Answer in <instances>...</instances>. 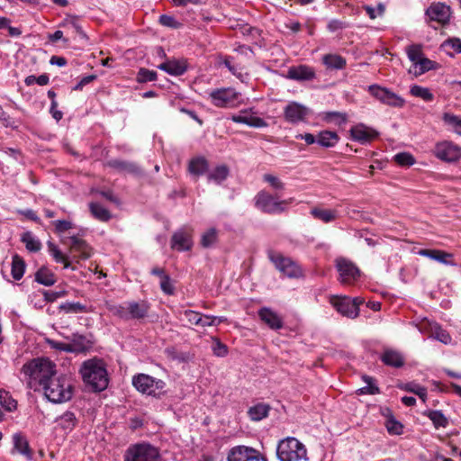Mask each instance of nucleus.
<instances>
[{
    "instance_id": "1",
    "label": "nucleus",
    "mask_w": 461,
    "mask_h": 461,
    "mask_svg": "<svg viewBox=\"0 0 461 461\" xmlns=\"http://www.w3.org/2000/svg\"><path fill=\"white\" fill-rule=\"evenodd\" d=\"M22 373L28 379L31 388L38 384L45 397L53 403H62L71 400L73 386L65 375H59L56 365L47 358H36L22 367Z\"/></svg>"
},
{
    "instance_id": "2",
    "label": "nucleus",
    "mask_w": 461,
    "mask_h": 461,
    "mask_svg": "<svg viewBox=\"0 0 461 461\" xmlns=\"http://www.w3.org/2000/svg\"><path fill=\"white\" fill-rule=\"evenodd\" d=\"M79 373L84 383L95 392L107 388L109 378L105 364L98 358H92L82 363Z\"/></svg>"
},
{
    "instance_id": "3",
    "label": "nucleus",
    "mask_w": 461,
    "mask_h": 461,
    "mask_svg": "<svg viewBox=\"0 0 461 461\" xmlns=\"http://www.w3.org/2000/svg\"><path fill=\"white\" fill-rule=\"evenodd\" d=\"M276 456L280 461L307 460V450L297 438L289 437L279 441Z\"/></svg>"
},
{
    "instance_id": "4",
    "label": "nucleus",
    "mask_w": 461,
    "mask_h": 461,
    "mask_svg": "<svg viewBox=\"0 0 461 461\" xmlns=\"http://www.w3.org/2000/svg\"><path fill=\"white\" fill-rule=\"evenodd\" d=\"M132 385L142 394L160 397L166 383L161 379H157L146 374H138L132 377Z\"/></svg>"
},
{
    "instance_id": "5",
    "label": "nucleus",
    "mask_w": 461,
    "mask_h": 461,
    "mask_svg": "<svg viewBox=\"0 0 461 461\" xmlns=\"http://www.w3.org/2000/svg\"><path fill=\"white\" fill-rule=\"evenodd\" d=\"M211 103L220 108H234L240 104V93L232 87L213 89L209 93Z\"/></svg>"
},
{
    "instance_id": "6",
    "label": "nucleus",
    "mask_w": 461,
    "mask_h": 461,
    "mask_svg": "<svg viewBox=\"0 0 461 461\" xmlns=\"http://www.w3.org/2000/svg\"><path fill=\"white\" fill-rule=\"evenodd\" d=\"M255 204L265 213L278 214L285 212V205L288 204V201H279L271 194L266 191H260L255 197Z\"/></svg>"
},
{
    "instance_id": "7",
    "label": "nucleus",
    "mask_w": 461,
    "mask_h": 461,
    "mask_svg": "<svg viewBox=\"0 0 461 461\" xmlns=\"http://www.w3.org/2000/svg\"><path fill=\"white\" fill-rule=\"evenodd\" d=\"M124 461H160L157 447L149 444H137L128 448Z\"/></svg>"
},
{
    "instance_id": "8",
    "label": "nucleus",
    "mask_w": 461,
    "mask_h": 461,
    "mask_svg": "<svg viewBox=\"0 0 461 461\" xmlns=\"http://www.w3.org/2000/svg\"><path fill=\"white\" fill-rule=\"evenodd\" d=\"M269 258L275 267L285 276L290 278H298L303 276L301 267L291 258H285L279 253H270Z\"/></svg>"
},
{
    "instance_id": "9",
    "label": "nucleus",
    "mask_w": 461,
    "mask_h": 461,
    "mask_svg": "<svg viewBox=\"0 0 461 461\" xmlns=\"http://www.w3.org/2000/svg\"><path fill=\"white\" fill-rule=\"evenodd\" d=\"M330 303L339 313L354 319L358 316V306L363 301L358 297L351 299L348 296H333L330 299Z\"/></svg>"
},
{
    "instance_id": "10",
    "label": "nucleus",
    "mask_w": 461,
    "mask_h": 461,
    "mask_svg": "<svg viewBox=\"0 0 461 461\" xmlns=\"http://www.w3.org/2000/svg\"><path fill=\"white\" fill-rule=\"evenodd\" d=\"M336 268L339 274V281L345 285H351L361 276L359 268L351 260L346 258H338L335 260Z\"/></svg>"
},
{
    "instance_id": "11",
    "label": "nucleus",
    "mask_w": 461,
    "mask_h": 461,
    "mask_svg": "<svg viewBox=\"0 0 461 461\" xmlns=\"http://www.w3.org/2000/svg\"><path fill=\"white\" fill-rule=\"evenodd\" d=\"M368 91L376 100L388 106L401 108L405 104L402 97L386 87H382L378 85H372L368 87Z\"/></svg>"
},
{
    "instance_id": "12",
    "label": "nucleus",
    "mask_w": 461,
    "mask_h": 461,
    "mask_svg": "<svg viewBox=\"0 0 461 461\" xmlns=\"http://www.w3.org/2000/svg\"><path fill=\"white\" fill-rule=\"evenodd\" d=\"M228 461H267V459L253 447L237 446L230 450Z\"/></svg>"
},
{
    "instance_id": "13",
    "label": "nucleus",
    "mask_w": 461,
    "mask_h": 461,
    "mask_svg": "<svg viewBox=\"0 0 461 461\" xmlns=\"http://www.w3.org/2000/svg\"><path fill=\"white\" fill-rule=\"evenodd\" d=\"M434 154L441 160L454 162L461 158V148L450 141H443L435 146Z\"/></svg>"
},
{
    "instance_id": "14",
    "label": "nucleus",
    "mask_w": 461,
    "mask_h": 461,
    "mask_svg": "<svg viewBox=\"0 0 461 461\" xmlns=\"http://www.w3.org/2000/svg\"><path fill=\"white\" fill-rule=\"evenodd\" d=\"M65 243L69 246L70 253L77 261L87 259L92 255V248L78 236L73 235L69 237L68 241Z\"/></svg>"
},
{
    "instance_id": "15",
    "label": "nucleus",
    "mask_w": 461,
    "mask_h": 461,
    "mask_svg": "<svg viewBox=\"0 0 461 461\" xmlns=\"http://www.w3.org/2000/svg\"><path fill=\"white\" fill-rule=\"evenodd\" d=\"M308 113L309 109L296 102L289 103L284 109L285 119L290 123H298L304 121Z\"/></svg>"
},
{
    "instance_id": "16",
    "label": "nucleus",
    "mask_w": 461,
    "mask_h": 461,
    "mask_svg": "<svg viewBox=\"0 0 461 461\" xmlns=\"http://www.w3.org/2000/svg\"><path fill=\"white\" fill-rule=\"evenodd\" d=\"M350 135L354 140L366 144L376 139L379 133L375 129L359 123L350 129Z\"/></svg>"
},
{
    "instance_id": "17",
    "label": "nucleus",
    "mask_w": 461,
    "mask_h": 461,
    "mask_svg": "<svg viewBox=\"0 0 461 461\" xmlns=\"http://www.w3.org/2000/svg\"><path fill=\"white\" fill-rule=\"evenodd\" d=\"M426 14L431 21L446 24L450 18V7L443 3H434L427 10Z\"/></svg>"
},
{
    "instance_id": "18",
    "label": "nucleus",
    "mask_w": 461,
    "mask_h": 461,
    "mask_svg": "<svg viewBox=\"0 0 461 461\" xmlns=\"http://www.w3.org/2000/svg\"><path fill=\"white\" fill-rule=\"evenodd\" d=\"M92 345V342L87 339V338L84 335L78 333H73L70 337V342L65 344L63 347H59L55 345V348H62L67 352H84L87 350Z\"/></svg>"
},
{
    "instance_id": "19",
    "label": "nucleus",
    "mask_w": 461,
    "mask_h": 461,
    "mask_svg": "<svg viewBox=\"0 0 461 461\" xmlns=\"http://www.w3.org/2000/svg\"><path fill=\"white\" fill-rule=\"evenodd\" d=\"M193 241L191 234L186 229H180L176 231L171 239V248L178 251H186L191 249Z\"/></svg>"
},
{
    "instance_id": "20",
    "label": "nucleus",
    "mask_w": 461,
    "mask_h": 461,
    "mask_svg": "<svg viewBox=\"0 0 461 461\" xmlns=\"http://www.w3.org/2000/svg\"><path fill=\"white\" fill-rule=\"evenodd\" d=\"M315 77L314 68L307 65L291 67L287 72V77L296 81H310Z\"/></svg>"
},
{
    "instance_id": "21",
    "label": "nucleus",
    "mask_w": 461,
    "mask_h": 461,
    "mask_svg": "<svg viewBox=\"0 0 461 461\" xmlns=\"http://www.w3.org/2000/svg\"><path fill=\"white\" fill-rule=\"evenodd\" d=\"M230 120L236 123H243L253 128H264L267 126L264 119L249 114L247 110L241 111L240 114L232 115Z\"/></svg>"
},
{
    "instance_id": "22",
    "label": "nucleus",
    "mask_w": 461,
    "mask_h": 461,
    "mask_svg": "<svg viewBox=\"0 0 461 461\" xmlns=\"http://www.w3.org/2000/svg\"><path fill=\"white\" fill-rule=\"evenodd\" d=\"M128 320L143 319L147 316L149 306L145 301L140 302H126Z\"/></svg>"
},
{
    "instance_id": "23",
    "label": "nucleus",
    "mask_w": 461,
    "mask_h": 461,
    "mask_svg": "<svg viewBox=\"0 0 461 461\" xmlns=\"http://www.w3.org/2000/svg\"><path fill=\"white\" fill-rule=\"evenodd\" d=\"M258 316L272 330H279L283 327V321L279 315L268 308L260 309Z\"/></svg>"
},
{
    "instance_id": "24",
    "label": "nucleus",
    "mask_w": 461,
    "mask_h": 461,
    "mask_svg": "<svg viewBox=\"0 0 461 461\" xmlns=\"http://www.w3.org/2000/svg\"><path fill=\"white\" fill-rule=\"evenodd\" d=\"M158 68L167 72L171 76H181L186 71V66L185 62L176 59L167 60L158 65Z\"/></svg>"
},
{
    "instance_id": "25",
    "label": "nucleus",
    "mask_w": 461,
    "mask_h": 461,
    "mask_svg": "<svg viewBox=\"0 0 461 461\" xmlns=\"http://www.w3.org/2000/svg\"><path fill=\"white\" fill-rule=\"evenodd\" d=\"M13 442H14V448L24 456L26 459L32 460V451L29 446V442L26 439V438L22 435L21 433H15L13 436Z\"/></svg>"
},
{
    "instance_id": "26",
    "label": "nucleus",
    "mask_w": 461,
    "mask_h": 461,
    "mask_svg": "<svg viewBox=\"0 0 461 461\" xmlns=\"http://www.w3.org/2000/svg\"><path fill=\"white\" fill-rule=\"evenodd\" d=\"M382 362L389 366L395 368L402 367L404 365V358L402 355L393 349H386L381 356Z\"/></svg>"
},
{
    "instance_id": "27",
    "label": "nucleus",
    "mask_w": 461,
    "mask_h": 461,
    "mask_svg": "<svg viewBox=\"0 0 461 461\" xmlns=\"http://www.w3.org/2000/svg\"><path fill=\"white\" fill-rule=\"evenodd\" d=\"M420 255L429 258L433 260L440 262L445 265H454V263L449 258H452L453 255L443 250L438 249H421L419 252Z\"/></svg>"
},
{
    "instance_id": "28",
    "label": "nucleus",
    "mask_w": 461,
    "mask_h": 461,
    "mask_svg": "<svg viewBox=\"0 0 461 461\" xmlns=\"http://www.w3.org/2000/svg\"><path fill=\"white\" fill-rule=\"evenodd\" d=\"M106 165L118 170L119 172H126L136 175L140 173V169L136 164L125 160L112 159L109 160Z\"/></svg>"
},
{
    "instance_id": "29",
    "label": "nucleus",
    "mask_w": 461,
    "mask_h": 461,
    "mask_svg": "<svg viewBox=\"0 0 461 461\" xmlns=\"http://www.w3.org/2000/svg\"><path fill=\"white\" fill-rule=\"evenodd\" d=\"M34 279L37 283L51 286L57 282L55 274L46 267H41L34 275Z\"/></svg>"
},
{
    "instance_id": "30",
    "label": "nucleus",
    "mask_w": 461,
    "mask_h": 461,
    "mask_svg": "<svg viewBox=\"0 0 461 461\" xmlns=\"http://www.w3.org/2000/svg\"><path fill=\"white\" fill-rule=\"evenodd\" d=\"M59 310L67 314L86 313L91 310L79 302H65L59 306Z\"/></svg>"
},
{
    "instance_id": "31",
    "label": "nucleus",
    "mask_w": 461,
    "mask_h": 461,
    "mask_svg": "<svg viewBox=\"0 0 461 461\" xmlns=\"http://www.w3.org/2000/svg\"><path fill=\"white\" fill-rule=\"evenodd\" d=\"M209 167L208 161L203 157H196L190 160L188 170L192 175L202 176Z\"/></svg>"
},
{
    "instance_id": "32",
    "label": "nucleus",
    "mask_w": 461,
    "mask_h": 461,
    "mask_svg": "<svg viewBox=\"0 0 461 461\" xmlns=\"http://www.w3.org/2000/svg\"><path fill=\"white\" fill-rule=\"evenodd\" d=\"M433 423L436 429L447 428L448 425L447 418L438 410H428L423 412Z\"/></svg>"
},
{
    "instance_id": "33",
    "label": "nucleus",
    "mask_w": 461,
    "mask_h": 461,
    "mask_svg": "<svg viewBox=\"0 0 461 461\" xmlns=\"http://www.w3.org/2000/svg\"><path fill=\"white\" fill-rule=\"evenodd\" d=\"M270 407L266 403H258L248 410V415L251 420L259 421L268 415Z\"/></svg>"
},
{
    "instance_id": "34",
    "label": "nucleus",
    "mask_w": 461,
    "mask_h": 461,
    "mask_svg": "<svg viewBox=\"0 0 461 461\" xmlns=\"http://www.w3.org/2000/svg\"><path fill=\"white\" fill-rule=\"evenodd\" d=\"M26 268L25 261L18 254L12 258V269L11 274L14 280H21L24 275Z\"/></svg>"
},
{
    "instance_id": "35",
    "label": "nucleus",
    "mask_w": 461,
    "mask_h": 461,
    "mask_svg": "<svg viewBox=\"0 0 461 461\" xmlns=\"http://www.w3.org/2000/svg\"><path fill=\"white\" fill-rule=\"evenodd\" d=\"M323 64L331 69H342L346 67V59L338 54H326L322 58Z\"/></svg>"
},
{
    "instance_id": "36",
    "label": "nucleus",
    "mask_w": 461,
    "mask_h": 461,
    "mask_svg": "<svg viewBox=\"0 0 461 461\" xmlns=\"http://www.w3.org/2000/svg\"><path fill=\"white\" fill-rule=\"evenodd\" d=\"M57 421L62 429L69 432L76 427L77 419L74 412L67 411L58 418Z\"/></svg>"
},
{
    "instance_id": "37",
    "label": "nucleus",
    "mask_w": 461,
    "mask_h": 461,
    "mask_svg": "<svg viewBox=\"0 0 461 461\" xmlns=\"http://www.w3.org/2000/svg\"><path fill=\"white\" fill-rule=\"evenodd\" d=\"M339 141V136L334 131H323L317 136V143L324 148L334 147Z\"/></svg>"
},
{
    "instance_id": "38",
    "label": "nucleus",
    "mask_w": 461,
    "mask_h": 461,
    "mask_svg": "<svg viewBox=\"0 0 461 461\" xmlns=\"http://www.w3.org/2000/svg\"><path fill=\"white\" fill-rule=\"evenodd\" d=\"M89 209L92 215L101 221H108L112 218L111 212L98 203H90Z\"/></svg>"
},
{
    "instance_id": "39",
    "label": "nucleus",
    "mask_w": 461,
    "mask_h": 461,
    "mask_svg": "<svg viewBox=\"0 0 461 461\" xmlns=\"http://www.w3.org/2000/svg\"><path fill=\"white\" fill-rule=\"evenodd\" d=\"M21 240L31 252H38L41 249V241L36 239L31 231L23 233Z\"/></svg>"
},
{
    "instance_id": "40",
    "label": "nucleus",
    "mask_w": 461,
    "mask_h": 461,
    "mask_svg": "<svg viewBox=\"0 0 461 461\" xmlns=\"http://www.w3.org/2000/svg\"><path fill=\"white\" fill-rule=\"evenodd\" d=\"M311 214L325 223L330 222L334 221L337 217L336 211L333 210H325L321 208H313L311 211Z\"/></svg>"
},
{
    "instance_id": "41",
    "label": "nucleus",
    "mask_w": 461,
    "mask_h": 461,
    "mask_svg": "<svg viewBox=\"0 0 461 461\" xmlns=\"http://www.w3.org/2000/svg\"><path fill=\"white\" fill-rule=\"evenodd\" d=\"M442 120L452 128L455 133L461 136V117L450 113H444Z\"/></svg>"
},
{
    "instance_id": "42",
    "label": "nucleus",
    "mask_w": 461,
    "mask_h": 461,
    "mask_svg": "<svg viewBox=\"0 0 461 461\" xmlns=\"http://www.w3.org/2000/svg\"><path fill=\"white\" fill-rule=\"evenodd\" d=\"M228 176L229 168L224 165H221L216 167L211 173H209L208 180L221 184L227 178Z\"/></svg>"
},
{
    "instance_id": "43",
    "label": "nucleus",
    "mask_w": 461,
    "mask_h": 461,
    "mask_svg": "<svg viewBox=\"0 0 461 461\" xmlns=\"http://www.w3.org/2000/svg\"><path fill=\"white\" fill-rule=\"evenodd\" d=\"M0 404L7 411H13L17 407V402L12 397L9 392L0 389Z\"/></svg>"
},
{
    "instance_id": "44",
    "label": "nucleus",
    "mask_w": 461,
    "mask_h": 461,
    "mask_svg": "<svg viewBox=\"0 0 461 461\" xmlns=\"http://www.w3.org/2000/svg\"><path fill=\"white\" fill-rule=\"evenodd\" d=\"M401 388L404 391L415 393L422 400V402H426L427 389L424 386H421L414 382H410L402 385Z\"/></svg>"
},
{
    "instance_id": "45",
    "label": "nucleus",
    "mask_w": 461,
    "mask_h": 461,
    "mask_svg": "<svg viewBox=\"0 0 461 461\" xmlns=\"http://www.w3.org/2000/svg\"><path fill=\"white\" fill-rule=\"evenodd\" d=\"M410 93L411 95L420 97L426 102H430L434 98L433 94L429 88L418 85L412 86L410 89Z\"/></svg>"
},
{
    "instance_id": "46",
    "label": "nucleus",
    "mask_w": 461,
    "mask_h": 461,
    "mask_svg": "<svg viewBox=\"0 0 461 461\" xmlns=\"http://www.w3.org/2000/svg\"><path fill=\"white\" fill-rule=\"evenodd\" d=\"M362 379L366 384V385L358 390L359 394L374 395L380 393L378 386L374 383L373 377L369 375H363Z\"/></svg>"
},
{
    "instance_id": "47",
    "label": "nucleus",
    "mask_w": 461,
    "mask_h": 461,
    "mask_svg": "<svg viewBox=\"0 0 461 461\" xmlns=\"http://www.w3.org/2000/svg\"><path fill=\"white\" fill-rule=\"evenodd\" d=\"M106 307L108 311L113 313L114 316H117L123 320H128V312L126 307V302L122 304H114L106 303Z\"/></svg>"
},
{
    "instance_id": "48",
    "label": "nucleus",
    "mask_w": 461,
    "mask_h": 461,
    "mask_svg": "<svg viewBox=\"0 0 461 461\" xmlns=\"http://www.w3.org/2000/svg\"><path fill=\"white\" fill-rule=\"evenodd\" d=\"M49 251L56 260V262L63 263L64 268H68L70 267V263L68 261V258L64 256L61 251L58 249L56 245L51 242L48 243Z\"/></svg>"
},
{
    "instance_id": "49",
    "label": "nucleus",
    "mask_w": 461,
    "mask_h": 461,
    "mask_svg": "<svg viewBox=\"0 0 461 461\" xmlns=\"http://www.w3.org/2000/svg\"><path fill=\"white\" fill-rule=\"evenodd\" d=\"M434 62L427 58H421L416 64H414L415 73L421 75L433 68Z\"/></svg>"
},
{
    "instance_id": "50",
    "label": "nucleus",
    "mask_w": 461,
    "mask_h": 461,
    "mask_svg": "<svg viewBox=\"0 0 461 461\" xmlns=\"http://www.w3.org/2000/svg\"><path fill=\"white\" fill-rule=\"evenodd\" d=\"M385 426L390 434L400 435L402 432V425L393 415L388 417Z\"/></svg>"
},
{
    "instance_id": "51",
    "label": "nucleus",
    "mask_w": 461,
    "mask_h": 461,
    "mask_svg": "<svg viewBox=\"0 0 461 461\" xmlns=\"http://www.w3.org/2000/svg\"><path fill=\"white\" fill-rule=\"evenodd\" d=\"M157 79V72L147 68H140L137 75V80L140 83L151 82Z\"/></svg>"
},
{
    "instance_id": "52",
    "label": "nucleus",
    "mask_w": 461,
    "mask_h": 461,
    "mask_svg": "<svg viewBox=\"0 0 461 461\" xmlns=\"http://www.w3.org/2000/svg\"><path fill=\"white\" fill-rule=\"evenodd\" d=\"M217 232L215 229H210L202 236L201 244L203 248H209L215 243Z\"/></svg>"
},
{
    "instance_id": "53",
    "label": "nucleus",
    "mask_w": 461,
    "mask_h": 461,
    "mask_svg": "<svg viewBox=\"0 0 461 461\" xmlns=\"http://www.w3.org/2000/svg\"><path fill=\"white\" fill-rule=\"evenodd\" d=\"M393 159L400 166H411L415 162L412 155L408 152H400L393 157Z\"/></svg>"
},
{
    "instance_id": "54",
    "label": "nucleus",
    "mask_w": 461,
    "mask_h": 461,
    "mask_svg": "<svg viewBox=\"0 0 461 461\" xmlns=\"http://www.w3.org/2000/svg\"><path fill=\"white\" fill-rule=\"evenodd\" d=\"M407 55L409 59L414 64H416L421 58L422 52L420 46L411 45L407 49Z\"/></svg>"
},
{
    "instance_id": "55",
    "label": "nucleus",
    "mask_w": 461,
    "mask_h": 461,
    "mask_svg": "<svg viewBox=\"0 0 461 461\" xmlns=\"http://www.w3.org/2000/svg\"><path fill=\"white\" fill-rule=\"evenodd\" d=\"M42 294L44 296L43 302L53 303L58 298H61L67 295V291L60 290L58 292L43 290Z\"/></svg>"
},
{
    "instance_id": "56",
    "label": "nucleus",
    "mask_w": 461,
    "mask_h": 461,
    "mask_svg": "<svg viewBox=\"0 0 461 461\" xmlns=\"http://www.w3.org/2000/svg\"><path fill=\"white\" fill-rule=\"evenodd\" d=\"M263 179L276 190H283L285 188V184L276 176L265 174Z\"/></svg>"
},
{
    "instance_id": "57",
    "label": "nucleus",
    "mask_w": 461,
    "mask_h": 461,
    "mask_svg": "<svg viewBox=\"0 0 461 461\" xmlns=\"http://www.w3.org/2000/svg\"><path fill=\"white\" fill-rule=\"evenodd\" d=\"M159 23L166 27L177 29L181 27V23L177 22L173 16L162 14L159 16Z\"/></svg>"
},
{
    "instance_id": "58",
    "label": "nucleus",
    "mask_w": 461,
    "mask_h": 461,
    "mask_svg": "<svg viewBox=\"0 0 461 461\" xmlns=\"http://www.w3.org/2000/svg\"><path fill=\"white\" fill-rule=\"evenodd\" d=\"M160 288L166 294H173L175 292V287L173 285L172 280L170 276H163L162 279H160Z\"/></svg>"
},
{
    "instance_id": "59",
    "label": "nucleus",
    "mask_w": 461,
    "mask_h": 461,
    "mask_svg": "<svg viewBox=\"0 0 461 461\" xmlns=\"http://www.w3.org/2000/svg\"><path fill=\"white\" fill-rule=\"evenodd\" d=\"M183 315L191 324L198 325L202 321V314L197 312L186 310L183 312Z\"/></svg>"
},
{
    "instance_id": "60",
    "label": "nucleus",
    "mask_w": 461,
    "mask_h": 461,
    "mask_svg": "<svg viewBox=\"0 0 461 461\" xmlns=\"http://www.w3.org/2000/svg\"><path fill=\"white\" fill-rule=\"evenodd\" d=\"M55 230L58 233L65 232L66 230L72 228V222L66 220H59L53 222Z\"/></svg>"
},
{
    "instance_id": "61",
    "label": "nucleus",
    "mask_w": 461,
    "mask_h": 461,
    "mask_svg": "<svg viewBox=\"0 0 461 461\" xmlns=\"http://www.w3.org/2000/svg\"><path fill=\"white\" fill-rule=\"evenodd\" d=\"M212 350H213L214 355H216L217 357H224L228 353L227 347L218 339H215V343L212 347Z\"/></svg>"
},
{
    "instance_id": "62",
    "label": "nucleus",
    "mask_w": 461,
    "mask_h": 461,
    "mask_svg": "<svg viewBox=\"0 0 461 461\" xmlns=\"http://www.w3.org/2000/svg\"><path fill=\"white\" fill-rule=\"evenodd\" d=\"M345 27H346V24L343 22H341L339 20H337V19L330 20L328 23V25H327V29L330 32H337L339 30H341L343 28H345Z\"/></svg>"
},
{
    "instance_id": "63",
    "label": "nucleus",
    "mask_w": 461,
    "mask_h": 461,
    "mask_svg": "<svg viewBox=\"0 0 461 461\" xmlns=\"http://www.w3.org/2000/svg\"><path fill=\"white\" fill-rule=\"evenodd\" d=\"M436 339L444 344H448L451 341L449 334L440 328L436 330Z\"/></svg>"
},
{
    "instance_id": "64",
    "label": "nucleus",
    "mask_w": 461,
    "mask_h": 461,
    "mask_svg": "<svg viewBox=\"0 0 461 461\" xmlns=\"http://www.w3.org/2000/svg\"><path fill=\"white\" fill-rule=\"evenodd\" d=\"M95 76L94 75H90V76H86V77H84L75 86H74V90H81L83 88L84 86L91 83L92 81H94L95 79Z\"/></svg>"
}]
</instances>
